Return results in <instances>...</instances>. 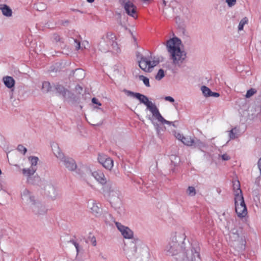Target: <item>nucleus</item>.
<instances>
[{"mask_svg":"<svg viewBox=\"0 0 261 261\" xmlns=\"http://www.w3.org/2000/svg\"><path fill=\"white\" fill-rule=\"evenodd\" d=\"M186 236L182 231L173 233L166 246L165 251L167 255L176 257L180 255L187 244Z\"/></svg>","mask_w":261,"mask_h":261,"instance_id":"obj_1","label":"nucleus"},{"mask_svg":"<svg viewBox=\"0 0 261 261\" xmlns=\"http://www.w3.org/2000/svg\"><path fill=\"white\" fill-rule=\"evenodd\" d=\"M124 92L127 96H133L138 99L140 102L144 104L146 106L147 109L152 113V116L154 117L158 121L162 124L172 125L175 126L173 122L166 120L163 118L155 105L149 101L146 96L139 93H135L127 90H125Z\"/></svg>","mask_w":261,"mask_h":261,"instance_id":"obj_2","label":"nucleus"},{"mask_svg":"<svg viewBox=\"0 0 261 261\" xmlns=\"http://www.w3.org/2000/svg\"><path fill=\"white\" fill-rule=\"evenodd\" d=\"M180 255L174 257L175 261H199L200 260V248L196 242L190 243L187 240Z\"/></svg>","mask_w":261,"mask_h":261,"instance_id":"obj_3","label":"nucleus"},{"mask_svg":"<svg viewBox=\"0 0 261 261\" xmlns=\"http://www.w3.org/2000/svg\"><path fill=\"white\" fill-rule=\"evenodd\" d=\"M99 49L103 53H107L112 50L117 51L118 49L116 42V37L112 33H108L100 39L98 43Z\"/></svg>","mask_w":261,"mask_h":261,"instance_id":"obj_4","label":"nucleus"},{"mask_svg":"<svg viewBox=\"0 0 261 261\" xmlns=\"http://www.w3.org/2000/svg\"><path fill=\"white\" fill-rule=\"evenodd\" d=\"M53 150L56 156L63 163L64 166L69 170L72 171L76 168V164L74 160L72 158L65 156L57 145L54 146Z\"/></svg>","mask_w":261,"mask_h":261,"instance_id":"obj_5","label":"nucleus"},{"mask_svg":"<svg viewBox=\"0 0 261 261\" xmlns=\"http://www.w3.org/2000/svg\"><path fill=\"white\" fill-rule=\"evenodd\" d=\"M151 57L147 58L141 56V60H138V61L140 68L145 72H151V69L156 66L159 63L158 61H151Z\"/></svg>","mask_w":261,"mask_h":261,"instance_id":"obj_6","label":"nucleus"},{"mask_svg":"<svg viewBox=\"0 0 261 261\" xmlns=\"http://www.w3.org/2000/svg\"><path fill=\"white\" fill-rule=\"evenodd\" d=\"M170 55L171 59L173 61V64L178 66L182 64L186 58V53L185 51L181 50L180 48H177L176 50L173 51Z\"/></svg>","mask_w":261,"mask_h":261,"instance_id":"obj_7","label":"nucleus"},{"mask_svg":"<svg viewBox=\"0 0 261 261\" xmlns=\"http://www.w3.org/2000/svg\"><path fill=\"white\" fill-rule=\"evenodd\" d=\"M137 242H139V240L131 242L129 246L125 245V248L124 250L127 258L129 259H133L134 258L138 257V253L137 251Z\"/></svg>","mask_w":261,"mask_h":261,"instance_id":"obj_8","label":"nucleus"},{"mask_svg":"<svg viewBox=\"0 0 261 261\" xmlns=\"http://www.w3.org/2000/svg\"><path fill=\"white\" fill-rule=\"evenodd\" d=\"M123 7L127 15L134 18L137 17V7L133 2L129 1L123 2Z\"/></svg>","mask_w":261,"mask_h":261,"instance_id":"obj_9","label":"nucleus"},{"mask_svg":"<svg viewBox=\"0 0 261 261\" xmlns=\"http://www.w3.org/2000/svg\"><path fill=\"white\" fill-rule=\"evenodd\" d=\"M99 205L100 206V204L94 200L91 199L88 201V207L90 210V212L96 217L100 216L102 213Z\"/></svg>","mask_w":261,"mask_h":261,"instance_id":"obj_10","label":"nucleus"},{"mask_svg":"<svg viewBox=\"0 0 261 261\" xmlns=\"http://www.w3.org/2000/svg\"><path fill=\"white\" fill-rule=\"evenodd\" d=\"M181 43V40L177 37H173L169 39L166 43L168 51L170 54L177 48H180L179 45Z\"/></svg>","mask_w":261,"mask_h":261,"instance_id":"obj_11","label":"nucleus"},{"mask_svg":"<svg viewBox=\"0 0 261 261\" xmlns=\"http://www.w3.org/2000/svg\"><path fill=\"white\" fill-rule=\"evenodd\" d=\"M115 225L124 238L131 239L133 237V232L128 227L125 226L118 222H115Z\"/></svg>","mask_w":261,"mask_h":261,"instance_id":"obj_12","label":"nucleus"},{"mask_svg":"<svg viewBox=\"0 0 261 261\" xmlns=\"http://www.w3.org/2000/svg\"><path fill=\"white\" fill-rule=\"evenodd\" d=\"M31 208L33 212L36 215H44L46 213L45 207L39 202H31Z\"/></svg>","mask_w":261,"mask_h":261,"instance_id":"obj_13","label":"nucleus"},{"mask_svg":"<svg viewBox=\"0 0 261 261\" xmlns=\"http://www.w3.org/2000/svg\"><path fill=\"white\" fill-rule=\"evenodd\" d=\"M91 174L94 177V178L102 185H105L108 183V185L110 186V184H109V180H107V178L102 171L98 170L91 172Z\"/></svg>","mask_w":261,"mask_h":261,"instance_id":"obj_14","label":"nucleus"},{"mask_svg":"<svg viewBox=\"0 0 261 261\" xmlns=\"http://www.w3.org/2000/svg\"><path fill=\"white\" fill-rule=\"evenodd\" d=\"M234 203L235 205H239L240 206L241 205L242 206H246L243 196L242 190L239 188L236 191Z\"/></svg>","mask_w":261,"mask_h":261,"instance_id":"obj_15","label":"nucleus"},{"mask_svg":"<svg viewBox=\"0 0 261 261\" xmlns=\"http://www.w3.org/2000/svg\"><path fill=\"white\" fill-rule=\"evenodd\" d=\"M234 203L235 205H239L240 206L241 205L242 206H246L243 196L242 190L239 188L236 191Z\"/></svg>","mask_w":261,"mask_h":261,"instance_id":"obj_16","label":"nucleus"},{"mask_svg":"<svg viewBox=\"0 0 261 261\" xmlns=\"http://www.w3.org/2000/svg\"><path fill=\"white\" fill-rule=\"evenodd\" d=\"M54 88L57 92L62 95L64 98H66L67 96H68V97H70V92L65 89L63 86L57 84L54 86Z\"/></svg>","mask_w":261,"mask_h":261,"instance_id":"obj_17","label":"nucleus"},{"mask_svg":"<svg viewBox=\"0 0 261 261\" xmlns=\"http://www.w3.org/2000/svg\"><path fill=\"white\" fill-rule=\"evenodd\" d=\"M36 171V168L34 167H30L28 169L24 168L22 169V173L24 175L27 176L28 177V181L32 184H35L34 182L32 181V177H31L33 175L34 173Z\"/></svg>","mask_w":261,"mask_h":261,"instance_id":"obj_18","label":"nucleus"},{"mask_svg":"<svg viewBox=\"0 0 261 261\" xmlns=\"http://www.w3.org/2000/svg\"><path fill=\"white\" fill-rule=\"evenodd\" d=\"M230 239L232 242H240L243 243V239L240 236L239 231L237 229H233L229 234Z\"/></svg>","mask_w":261,"mask_h":261,"instance_id":"obj_19","label":"nucleus"},{"mask_svg":"<svg viewBox=\"0 0 261 261\" xmlns=\"http://www.w3.org/2000/svg\"><path fill=\"white\" fill-rule=\"evenodd\" d=\"M235 210L238 216L240 218H244L247 214V210L246 206H240L235 205Z\"/></svg>","mask_w":261,"mask_h":261,"instance_id":"obj_20","label":"nucleus"},{"mask_svg":"<svg viewBox=\"0 0 261 261\" xmlns=\"http://www.w3.org/2000/svg\"><path fill=\"white\" fill-rule=\"evenodd\" d=\"M0 10L2 11V14L6 17H11L12 15V9L6 4L0 5Z\"/></svg>","mask_w":261,"mask_h":261,"instance_id":"obj_21","label":"nucleus"},{"mask_svg":"<svg viewBox=\"0 0 261 261\" xmlns=\"http://www.w3.org/2000/svg\"><path fill=\"white\" fill-rule=\"evenodd\" d=\"M21 197L22 199L25 200L30 203L34 202V197L31 196L30 192L27 189H25L23 191Z\"/></svg>","mask_w":261,"mask_h":261,"instance_id":"obj_22","label":"nucleus"},{"mask_svg":"<svg viewBox=\"0 0 261 261\" xmlns=\"http://www.w3.org/2000/svg\"><path fill=\"white\" fill-rule=\"evenodd\" d=\"M43 188L45 194L48 196H51V194H54L55 191L54 187L50 183L47 182L45 183Z\"/></svg>","mask_w":261,"mask_h":261,"instance_id":"obj_23","label":"nucleus"},{"mask_svg":"<svg viewBox=\"0 0 261 261\" xmlns=\"http://www.w3.org/2000/svg\"><path fill=\"white\" fill-rule=\"evenodd\" d=\"M4 84L6 87L11 88L14 86L15 81L13 77L7 76L3 79Z\"/></svg>","mask_w":261,"mask_h":261,"instance_id":"obj_24","label":"nucleus"},{"mask_svg":"<svg viewBox=\"0 0 261 261\" xmlns=\"http://www.w3.org/2000/svg\"><path fill=\"white\" fill-rule=\"evenodd\" d=\"M194 142V137L184 136L182 143L187 146H192Z\"/></svg>","mask_w":261,"mask_h":261,"instance_id":"obj_25","label":"nucleus"},{"mask_svg":"<svg viewBox=\"0 0 261 261\" xmlns=\"http://www.w3.org/2000/svg\"><path fill=\"white\" fill-rule=\"evenodd\" d=\"M194 148H198L201 149L205 147V143L201 141L199 139L194 137V142L193 146Z\"/></svg>","mask_w":261,"mask_h":261,"instance_id":"obj_26","label":"nucleus"},{"mask_svg":"<svg viewBox=\"0 0 261 261\" xmlns=\"http://www.w3.org/2000/svg\"><path fill=\"white\" fill-rule=\"evenodd\" d=\"M42 90L43 92L48 93L52 91V87L49 82L44 81L42 83Z\"/></svg>","mask_w":261,"mask_h":261,"instance_id":"obj_27","label":"nucleus"},{"mask_svg":"<svg viewBox=\"0 0 261 261\" xmlns=\"http://www.w3.org/2000/svg\"><path fill=\"white\" fill-rule=\"evenodd\" d=\"M102 166L108 170H111L113 166V160L108 157L107 160L104 162Z\"/></svg>","mask_w":261,"mask_h":261,"instance_id":"obj_28","label":"nucleus"},{"mask_svg":"<svg viewBox=\"0 0 261 261\" xmlns=\"http://www.w3.org/2000/svg\"><path fill=\"white\" fill-rule=\"evenodd\" d=\"M53 40L58 45H61L64 43V39L61 37L58 34H54L53 35Z\"/></svg>","mask_w":261,"mask_h":261,"instance_id":"obj_29","label":"nucleus"},{"mask_svg":"<svg viewBox=\"0 0 261 261\" xmlns=\"http://www.w3.org/2000/svg\"><path fill=\"white\" fill-rule=\"evenodd\" d=\"M238 132L239 130L236 127H234L230 130L229 134L230 140H233L238 138L239 136Z\"/></svg>","mask_w":261,"mask_h":261,"instance_id":"obj_30","label":"nucleus"},{"mask_svg":"<svg viewBox=\"0 0 261 261\" xmlns=\"http://www.w3.org/2000/svg\"><path fill=\"white\" fill-rule=\"evenodd\" d=\"M187 194L190 196H194L196 194L195 188L193 186L188 187L187 190Z\"/></svg>","mask_w":261,"mask_h":261,"instance_id":"obj_31","label":"nucleus"},{"mask_svg":"<svg viewBox=\"0 0 261 261\" xmlns=\"http://www.w3.org/2000/svg\"><path fill=\"white\" fill-rule=\"evenodd\" d=\"M257 93V90L255 88H251L247 90L245 95L246 98H249Z\"/></svg>","mask_w":261,"mask_h":261,"instance_id":"obj_32","label":"nucleus"},{"mask_svg":"<svg viewBox=\"0 0 261 261\" xmlns=\"http://www.w3.org/2000/svg\"><path fill=\"white\" fill-rule=\"evenodd\" d=\"M201 90L204 96L205 97H208L210 92L211 91V89L205 86H202L201 87Z\"/></svg>","mask_w":261,"mask_h":261,"instance_id":"obj_33","label":"nucleus"},{"mask_svg":"<svg viewBox=\"0 0 261 261\" xmlns=\"http://www.w3.org/2000/svg\"><path fill=\"white\" fill-rule=\"evenodd\" d=\"M139 79L140 80L143 81V83L146 87H149L150 86L149 84V80L148 77H146L144 75H141L139 76Z\"/></svg>","mask_w":261,"mask_h":261,"instance_id":"obj_34","label":"nucleus"},{"mask_svg":"<svg viewBox=\"0 0 261 261\" xmlns=\"http://www.w3.org/2000/svg\"><path fill=\"white\" fill-rule=\"evenodd\" d=\"M248 22V18L247 17L243 18L240 22L238 26V30L241 31L243 30L244 26L245 24H246Z\"/></svg>","mask_w":261,"mask_h":261,"instance_id":"obj_35","label":"nucleus"},{"mask_svg":"<svg viewBox=\"0 0 261 261\" xmlns=\"http://www.w3.org/2000/svg\"><path fill=\"white\" fill-rule=\"evenodd\" d=\"M165 76L164 71L162 69H160L159 70L156 75L155 76V78L156 80L160 81L162 79H163Z\"/></svg>","mask_w":261,"mask_h":261,"instance_id":"obj_36","label":"nucleus"},{"mask_svg":"<svg viewBox=\"0 0 261 261\" xmlns=\"http://www.w3.org/2000/svg\"><path fill=\"white\" fill-rule=\"evenodd\" d=\"M29 160L30 161L31 164V167H35L37 164L38 158L36 156H30L29 158Z\"/></svg>","mask_w":261,"mask_h":261,"instance_id":"obj_37","label":"nucleus"},{"mask_svg":"<svg viewBox=\"0 0 261 261\" xmlns=\"http://www.w3.org/2000/svg\"><path fill=\"white\" fill-rule=\"evenodd\" d=\"M108 156L105 154H99L98 157V161L99 163L103 165L104 162L107 160Z\"/></svg>","mask_w":261,"mask_h":261,"instance_id":"obj_38","label":"nucleus"},{"mask_svg":"<svg viewBox=\"0 0 261 261\" xmlns=\"http://www.w3.org/2000/svg\"><path fill=\"white\" fill-rule=\"evenodd\" d=\"M17 150L20 152L23 153V154H24L27 151V148L22 145H18Z\"/></svg>","mask_w":261,"mask_h":261,"instance_id":"obj_39","label":"nucleus"},{"mask_svg":"<svg viewBox=\"0 0 261 261\" xmlns=\"http://www.w3.org/2000/svg\"><path fill=\"white\" fill-rule=\"evenodd\" d=\"M88 240L90 241V242L94 246H95L96 245V240L94 236L91 237L90 236H89L88 237Z\"/></svg>","mask_w":261,"mask_h":261,"instance_id":"obj_40","label":"nucleus"},{"mask_svg":"<svg viewBox=\"0 0 261 261\" xmlns=\"http://www.w3.org/2000/svg\"><path fill=\"white\" fill-rule=\"evenodd\" d=\"M236 0H226L229 7H232L236 4Z\"/></svg>","mask_w":261,"mask_h":261,"instance_id":"obj_41","label":"nucleus"},{"mask_svg":"<svg viewBox=\"0 0 261 261\" xmlns=\"http://www.w3.org/2000/svg\"><path fill=\"white\" fill-rule=\"evenodd\" d=\"M74 42L75 43V47L76 50H79L81 48L80 42L77 39H73Z\"/></svg>","mask_w":261,"mask_h":261,"instance_id":"obj_42","label":"nucleus"},{"mask_svg":"<svg viewBox=\"0 0 261 261\" xmlns=\"http://www.w3.org/2000/svg\"><path fill=\"white\" fill-rule=\"evenodd\" d=\"M69 242L71 243L72 244H73L74 245V246H75V247L76 248V251L78 253L79 252V244L77 243L74 240H70Z\"/></svg>","mask_w":261,"mask_h":261,"instance_id":"obj_43","label":"nucleus"},{"mask_svg":"<svg viewBox=\"0 0 261 261\" xmlns=\"http://www.w3.org/2000/svg\"><path fill=\"white\" fill-rule=\"evenodd\" d=\"M75 90L77 93L81 94L83 91V88L79 85H77L75 86Z\"/></svg>","mask_w":261,"mask_h":261,"instance_id":"obj_44","label":"nucleus"},{"mask_svg":"<svg viewBox=\"0 0 261 261\" xmlns=\"http://www.w3.org/2000/svg\"><path fill=\"white\" fill-rule=\"evenodd\" d=\"M220 96V94L219 93L217 92H212V91L210 92V94L208 96V97H218Z\"/></svg>","mask_w":261,"mask_h":261,"instance_id":"obj_45","label":"nucleus"},{"mask_svg":"<svg viewBox=\"0 0 261 261\" xmlns=\"http://www.w3.org/2000/svg\"><path fill=\"white\" fill-rule=\"evenodd\" d=\"M104 192H105L106 193H108L109 195H111V193H115V194H117L116 192H114L113 190L110 189H107L106 187H104Z\"/></svg>","mask_w":261,"mask_h":261,"instance_id":"obj_46","label":"nucleus"},{"mask_svg":"<svg viewBox=\"0 0 261 261\" xmlns=\"http://www.w3.org/2000/svg\"><path fill=\"white\" fill-rule=\"evenodd\" d=\"M221 158L223 161H228L230 159V156L226 153L222 155Z\"/></svg>","mask_w":261,"mask_h":261,"instance_id":"obj_47","label":"nucleus"},{"mask_svg":"<svg viewBox=\"0 0 261 261\" xmlns=\"http://www.w3.org/2000/svg\"><path fill=\"white\" fill-rule=\"evenodd\" d=\"M92 103H94V104H96L98 106H101V103L98 101V100L95 98V97H93L92 99Z\"/></svg>","mask_w":261,"mask_h":261,"instance_id":"obj_48","label":"nucleus"},{"mask_svg":"<svg viewBox=\"0 0 261 261\" xmlns=\"http://www.w3.org/2000/svg\"><path fill=\"white\" fill-rule=\"evenodd\" d=\"M176 137L178 140H180L182 142L183 139L184 138V136L182 134L178 133L176 135Z\"/></svg>","mask_w":261,"mask_h":261,"instance_id":"obj_49","label":"nucleus"},{"mask_svg":"<svg viewBox=\"0 0 261 261\" xmlns=\"http://www.w3.org/2000/svg\"><path fill=\"white\" fill-rule=\"evenodd\" d=\"M154 125L155 127L158 135H159L160 133V130L161 129V127L158 124H154Z\"/></svg>","mask_w":261,"mask_h":261,"instance_id":"obj_50","label":"nucleus"},{"mask_svg":"<svg viewBox=\"0 0 261 261\" xmlns=\"http://www.w3.org/2000/svg\"><path fill=\"white\" fill-rule=\"evenodd\" d=\"M165 99L166 100H167V101H170V102H174V99L173 97H171V96H166V97H165Z\"/></svg>","mask_w":261,"mask_h":261,"instance_id":"obj_51","label":"nucleus"},{"mask_svg":"<svg viewBox=\"0 0 261 261\" xmlns=\"http://www.w3.org/2000/svg\"><path fill=\"white\" fill-rule=\"evenodd\" d=\"M238 188L240 189V182L239 181H237L236 184H233V189H234L235 188H236L237 189H238ZM237 190H236V191Z\"/></svg>","mask_w":261,"mask_h":261,"instance_id":"obj_52","label":"nucleus"},{"mask_svg":"<svg viewBox=\"0 0 261 261\" xmlns=\"http://www.w3.org/2000/svg\"><path fill=\"white\" fill-rule=\"evenodd\" d=\"M257 165L261 174V158L258 160Z\"/></svg>","mask_w":261,"mask_h":261,"instance_id":"obj_53","label":"nucleus"},{"mask_svg":"<svg viewBox=\"0 0 261 261\" xmlns=\"http://www.w3.org/2000/svg\"><path fill=\"white\" fill-rule=\"evenodd\" d=\"M137 59H138V60H141V56L142 57H144L142 54H141L140 53L138 52L137 53Z\"/></svg>","mask_w":261,"mask_h":261,"instance_id":"obj_54","label":"nucleus"},{"mask_svg":"<svg viewBox=\"0 0 261 261\" xmlns=\"http://www.w3.org/2000/svg\"><path fill=\"white\" fill-rule=\"evenodd\" d=\"M160 5L162 6L163 8L164 9V8L166 6V2L165 0H162Z\"/></svg>","mask_w":261,"mask_h":261,"instance_id":"obj_55","label":"nucleus"},{"mask_svg":"<svg viewBox=\"0 0 261 261\" xmlns=\"http://www.w3.org/2000/svg\"><path fill=\"white\" fill-rule=\"evenodd\" d=\"M87 1L88 2L90 3H93L94 1V0H87Z\"/></svg>","mask_w":261,"mask_h":261,"instance_id":"obj_56","label":"nucleus"},{"mask_svg":"<svg viewBox=\"0 0 261 261\" xmlns=\"http://www.w3.org/2000/svg\"><path fill=\"white\" fill-rule=\"evenodd\" d=\"M34 177H35V178H36L38 180V179H39V177H36V176H35Z\"/></svg>","mask_w":261,"mask_h":261,"instance_id":"obj_57","label":"nucleus"}]
</instances>
